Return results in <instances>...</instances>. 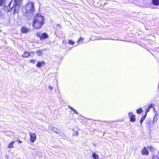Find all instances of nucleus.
<instances>
[{"label": "nucleus", "instance_id": "nucleus-25", "mask_svg": "<svg viewBox=\"0 0 159 159\" xmlns=\"http://www.w3.org/2000/svg\"><path fill=\"white\" fill-rule=\"evenodd\" d=\"M68 43L69 44H70L71 45H73L74 43V42H73L72 40H70L69 41Z\"/></svg>", "mask_w": 159, "mask_h": 159}, {"label": "nucleus", "instance_id": "nucleus-10", "mask_svg": "<svg viewBox=\"0 0 159 159\" xmlns=\"http://www.w3.org/2000/svg\"><path fill=\"white\" fill-rule=\"evenodd\" d=\"M48 35L46 33H43L41 36H40V39H43L46 38H48Z\"/></svg>", "mask_w": 159, "mask_h": 159}, {"label": "nucleus", "instance_id": "nucleus-22", "mask_svg": "<svg viewBox=\"0 0 159 159\" xmlns=\"http://www.w3.org/2000/svg\"><path fill=\"white\" fill-rule=\"evenodd\" d=\"M142 110L141 108H140L139 109L137 110L136 112L138 114H140L142 112Z\"/></svg>", "mask_w": 159, "mask_h": 159}, {"label": "nucleus", "instance_id": "nucleus-12", "mask_svg": "<svg viewBox=\"0 0 159 159\" xmlns=\"http://www.w3.org/2000/svg\"><path fill=\"white\" fill-rule=\"evenodd\" d=\"M15 141H12L7 146V148H11L13 147V145L15 143Z\"/></svg>", "mask_w": 159, "mask_h": 159}, {"label": "nucleus", "instance_id": "nucleus-30", "mask_svg": "<svg viewBox=\"0 0 159 159\" xmlns=\"http://www.w3.org/2000/svg\"><path fill=\"white\" fill-rule=\"evenodd\" d=\"M154 122V120H153V123Z\"/></svg>", "mask_w": 159, "mask_h": 159}, {"label": "nucleus", "instance_id": "nucleus-21", "mask_svg": "<svg viewBox=\"0 0 159 159\" xmlns=\"http://www.w3.org/2000/svg\"><path fill=\"white\" fill-rule=\"evenodd\" d=\"M146 114L141 118L140 120V123L141 124H142L143 123V120H145V118L146 117Z\"/></svg>", "mask_w": 159, "mask_h": 159}, {"label": "nucleus", "instance_id": "nucleus-28", "mask_svg": "<svg viewBox=\"0 0 159 159\" xmlns=\"http://www.w3.org/2000/svg\"><path fill=\"white\" fill-rule=\"evenodd\" d=\"M18 143H22V141L20 140H19L18 141Z\"/></svg>", "mask_w": 159, "mask_h": 159}, {"label": "nucleus", "instance_id": "nucleus-5", "mask_svg": "<svg viewBox=\"0 0 159 159\" xmlns=\"http://www.w3.org/2000/svg\"><path fill=\"white\" fill-rule=\"evenodd\" d=\"M30 141L32 143H34L36 139V134L34 133L30 132Z\"/></svg>", "mask_w": 159, "mask_h": 159}, {"label": "nucleus", "instance_id": "nucleus-4", "mask_svg": "<svg viewBox=\"0 0 159 159\" xmlns=\"http://www.w3.org/2000/svg\"><path fill=\"white\" fill-rule=\"evenodd\" d=\"M16 3V5L14 7V10L16 11H18L19 7V6L21 4V2L23 0H14Z\"/></svg>", "mask_w": 159, "mask_h": 159}, {"label": "nucleus", "instance_id": "nucleus-14", "mask_svg": "<svg viewBox=\"0 0 159 159\" xmlns=\"http://www.w3.org/2000/svg\"><path fill=\"white\" fill-rule=\"evenodd\" d=\"M36 53L38 56H41L43 54V51L40 50H37L36 51Z\"/></svg>", "mask_w": 159, "mask_h": 159}, {"label": "nucleus", "instance_id": "nucleus-3", "mask_svg": "<svg viewBox=\"0 0 159 159\" xmlns=\"http://www.w3.org/2000/svg\"><path fill=\"white\" fill-rule=\"evenodd\" d=\"M11 2L9 0H0V6H10Z\"/></svg>", "mask_w": 159, "mask_h": 159}, {"label": "nucleus", "instance_id": "nucleus-7", "mask_svg": "<svg viewBox=\"0 0 159 159\" xmlns=\"http://www.w3.org/2000/svg\"><path fill=\"white\" fill-rule=\"evenodd\" d=\"M21 32L23 33H26L30 31V29L28 28H27L25 27H23L21 29Z\"/></svg>", "mask_w": 159, "mask_h": 159}, {"label": "nucleus", "instance_id": "nucleus-6", "mask_svg": "<svg viewBox=\"0 0 159 159\" xmlns=\"http://www.w3.org/2000/svg\"><path fill=\"white\" fill-rule=\"evenodd\" d=\"M128 116L130 119V121L132 122H134L135 121V116L133 114V112H131L129 113Z\"/></svg>", "mask_w": 159, "mask_h": 159}, {"label": "nucleus", "instance_id": "nucleus-24", "mask_svg": "<svg viewBox=\"0 0 159 159\" xmlns=\"http://www.w3.org/2000/svg\"><path fill=\"white\" fill-rule=\"evenodd\" d=\"M147 148H148V150H151L152 151L154 150V148L153 147H152L150 146V147H148Z\"/></svg>", "mask_w": 159, "mask_h": 159}, {"label": "nucleus", "instance_id": "nucleus-17", "mask_svg": "<svg viewBox=\"0 0 159 159\" xmlns=\"http://www.w3.org/2000/svg\"><path fill=\"white\" fill-rule=\"evenodd\" d=\"M92 156L95 159H98L99 158V156L98 155L95 153L93 154Z\"/></svg>", "mask_w": 159, "mask_h": 159}, {"label": "nucleus", "instance_id": "nucleus-11", "mask_svg": "<svg viewBox=\"0 0 159 159\" xmlns=\"http://www.w3.org/2000/svg\"><path fill=\"white\" fill-rule=\"evenodd\" d=\"M30 55V53L27 52L25 51L22 55V57H27Z\"/></svg>", "mask_w": 159, "mask_h": 159}, {"label": "nucleus", "instance_id": "nucleus-16", "mask_svg": "<svg viewBox=\"0 0 159 159\" xmlns=\"http://www.w3.org/2000/svg\"><path fill=\"white\" fill-rule=\"evenodd\" d=\"M45 63V62L43 61L39 62L37 64V66L38 67H40L42 65L44 64Z\"/></svg>", "mask_w": 159, "mask_h": 159}, {"label": "nucleus", "instance_id": "nucleus-8", "mask_svg": "<svg viewBox=\"0 0 159 159\" xmlns=\"http://www.w3.org/2000/svg\"><path fill=\"white\" fill-rule=\"evenodd\" d=\"M142 153L143 155H148L149 154L148 149L144 147L142 151Z\"/></svg>", "mask_w": 159, "mask_h": 159}, {"label": "nucleus", "instance_id": "nucleus-9", "mask_svg": "<svg viewBox=\"0 0 159 159\" xmlns=\"http://www.w3.org/2000/svg\"><path fill=\"white\" fill-rule=\"evenodd\" d=\"M49 129L56 133H59V130L55 128L52 127L50 126L49 127Z\"/></svg>", "mask_w": 159, "mask_h": 159}, {"label": "nucleus", "instance_id": "nucleus-18", "mask_svg": "<svg viewBox=\"0 0 159 159\" xmlns=\"http://www.w3.org/2000/svg\"><path fill=\"white\" fill-rule=\"evenodd\" d=\"M79 134V132L77 131H74L72 135L75 136H77Z\"/></svg>", "mask_w": 159, "mask_h": 159}, {"label": "nucleus", "instance_id": "nucleus-27", "mask_svg": "<svg viewBox=\"0 0 159 159\" xmlns=\"http://www.w3.org/2000/svg\"><path fill=\"white\" fill-rule=\"evenodd\" d=\"M48 88L51 90H52L53 89L52 87L50 85L48 86Z\"/></svg>", "mask_w": 159, "mask_h": 159}, {"label": "nucleus", "instance_id": "nucleus-19", "mask_svg": "<svg viewBox=\"0 0 159 159\" xmlns=\"http://www.w3.org/2000/svg\"><path fill=\"white\" fill-rule=\"evenodd\" d=\"M152 159H159V152H157V155L153 157Z\"/></svg>", "mask_w": 159, "mask_h": 159}, {"label": "nucleus", "instance_id": "nucleus-20", "mask_svg": "<svg viewBox=\"0 0 159 159\" xmlns=\"http://www.w3.org/2000/svg\"><path fill=\"white\" fill-rule=\"evenodd\" d=\"M84 39L83 38L80 37L77 43L79 44H80L82 43Z\"/></svg>", "mask_w": 159, "mask_h": 159}, {"label": "nucleus", "instance_id": "nucleus-1", "mask_svg": "<svg viewBox=\"0 0 159 159\" xmlns=\"http://www.w3.org/2000/svg\"><path fill=\"white\" fill-rule=\"evenodd\" d=\"M45 19L40 14L36 15L33 19V26L35 29L40 28L44 24Z\"/></svg>", "mask_w": 159, "mask_h": 159}, {"label": "nucleus", "instance_id": "nucleus-26", "mask_svg": "<svg viewBox=\"0 0 159 159\" xmlns=\"http://www.w3.org/2000/svg\"><path fill=\"white\" fill-rule=\"evenodd\" d=\"M30 62L34 64L36 62V61L34 59H32L30 61Z\"/></svg>", "mask_w": 159, "mask_h": 159}, {"label": "nucleus", "instance_id": "nucleus-15", "mask_svg": "<svg viewBox=\"0 0 159 159\" xmlns=\"http://www.w3.org/2000/svg\"><path fill=\"white\" fill-rule=\"evenodd\" d=\"M153 106L152 104L150 105L148 107V108L146 109L145 111V112L147 114V112H148L150 109Z\"/></svg>", "mask_w": 159, "mask_h": 159}, {"label": "nucleus", "instance_id": "nucleus-2", "mask_svg": "<svg viewBox=\"0 0 159 159\" xmlns=\"http://www.w3.org/2000/svg\"><path fill=\"white\" fill-rule=\"evenodd\" d=\"M26 12L30 14L34 11V4L31 2H29L26 6Z\"/></svg>", "mask_w": 159, "mask_h": 159}, {"label": "nucleus", "instance_id": "nucleus-29", "mask_svg": "<svg viewBox=\"0 0 159 159\" xmlns=\"http://www.w3.org/2000/svg\"><path fill=\"white\" fill-rule=\"evenodd\" d=\"M1 15V13L0 12V16Z\"/></svg>", "mask_w": 159, "mask_h": 159}, {"label": "nucleus", "instance_id": "nucleus-13", "mask_svg": "<svg viewBox=\"0 0 159 159\" xmlns=\"http://www.w3.org/2000/svg\"><path fill=\"white\" fill-rule=\"evenodd\" d=\"M152 2L153 4L154 5L158 6L159 4L158 0H152Z\"/></svg>", "mask_w": 159, "mask_h": 159}, {"label": "nucleus", "instance_id": "nucleus-23", "mask_svg": "<svg viewBox=\"0 0 159 159\" xmlns=\"http://www.w3.org/2000/svg\"><path fill=\"white\" fill-rule=\"evenodd\" d=\"M68 108H70L71 109V110L72 111H73L74 113L75 114H77V112L73 108H72L70 106H68Z\"/></svg>", "mask_w": 159, "mask_h": 159}]
</instances>
